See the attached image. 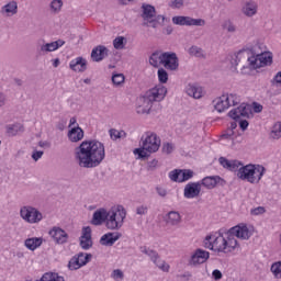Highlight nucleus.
<instances>
[{
    "mask_svg": "<svg viewBox=\"0 0 281 281\" xmlns=\"http://www.w3.org/2000/svg\"><path fill=\"white\" fill-rule=\"evenodd\" d=\"M192 177H194V171H192V169H176L169 173V179L177 183L190 181Z\"/></svg>",
    "mask_w": 281,
    "mask_h": 281,
    "instance_id": "obj_11",
    "label": "nucleus"
},
{
    "mask_svg": "<svg viewBox=\"0 0 281 281\" xmlns=\"http://www.w3.org/2000/svg\"><path fill=\"white\" fill-rule=\"evenodd\" d=\"M270 271L273 273L274 278H281V261L273 262Z\"/></svg>",
    "mask_w": 281,
    "mask_h": 281,
    "instance_id": "obj_45",
    "label": "nucleus"
},
{
    "mask_svg": "<svg viewBox=\"0 0 281 281\" xmlns=\"http://www.w3.org/2000/svg\"><path fill=\"white\" fill-rule=\"evenodd\" d=\"M187 93L191 98H194L195 100H200V98H203V88L199 86L189 85L187 87Z\"/></svg>",
    "mask_w": 281,
    "mask_h": 281,
    "instance_id": "obj_34",
    "label": "nucleus"
},
{
    "mask_svg": "<svg viewBox=\"0 0 281 281\" xmlns=\"http://www.w3.org/2000/svg\"><path fill=\"white\" fill-rule=\"evenodd\" d=\"M52 14H58L63 10V0H53L49 3Z\"/></svg>",
    "mask_w": 281,
    "mask_h": 281,
    "instance_id": "obj_41",
    "label": "nucleus"
},
{
    "mask_svg": "<svg viewBox=\"0 0 281 281\" xmlns=\"http://www.w3.org/2000/svg\"><path fill=\"white\" fill-rule=\"evenodd\" d=\"M160 271H165V273H168L170 271V265H168L165 260L156 259V262H154Z\"/></svg>",
    "mask_w": 281,
    "mask_h": 281,
    "instance_id": "obj_47",
    "label": "nucleus"
},
{
    "mask_svg": "<svg viewBox=\"0 0 281 281\" xmlns=\"http://www.w3.org/2000/svg\"><path fill=\"white\" fill-rule=\"evenodd\" d=\"M20 217L30 225H37L43 221V213L32 205H24L20 209Z\"/></svg>",
    "mask_w": 281,
    "mask_h": 281,
    "instance_id": "obj_8",
    "label": "nucleus"
},
{
    "mask_svg": "<svg viewBox=\"0 0 281 281\" xmlns=\"http://www.w3.org/2000/svg\"><path fill=\"white\" fill-rule=\"evenodd\" d=\"M136 214L138 216H144L145 214H148V206L140 205L136 209Z\"/></svg>",
    "mask_w": 281,
    "mask_h": 281,
    "instance_id": "obj_58",
    "label": "nucleus"
},
{
    "mask_svg": "<svg viewBox=\"0 0 281 281\" xmlns=\"http://www.w3.org/2000/svg\"><path fill=\"white\" fill-rule=\"evenodd\" d=\"M254 232L247 227L245 224H240L232 227L226 236V254H229L238 247V240L236 238H240L241 240H249L251 238Z\"/></svg>",
    "mask_w": 281,
    "mask_h": 281,
    "instance_id": "obj_4",
    "label": "nucleus"
},
{
    "mask_svg": "<svg viewBox=\"0 0 281 281\" xmlns=\"http://www.w3.org/2000/svg\"><path fill=\"white\" fill-rule=\"evenodd\" d=\"M267 210L263 206L255 207L250 211L251 216H260L261 214H265Z\"/></svg>",
    "mask_w": 281,
    "mask_h": 281,
    "instance_id": "obj_54",
    "label": "nucleus"
},
{
    "mask_svg": "<svg viewBox=\"0 0 281 281\" xmlns=\"http://www.w3.org/2000/svg\"><path fill=\"white\" fill-rule=\"evenodd\" d=\"M166 21V16L164 15H155L154 18L149 19V20H145L143 22V25L145 27H153L154 30H157V27L159 25H164Z\"/></svg>",
    "mask_w": 281,
    "mask_h": 281,
    "instance_id": "obj_26",
    "label": "nucleus"
},
{
    "mask_svg": "<svg viewBox=\"0 0 281 281\" xmlns=\"http://www.w3.org/2000/svg\"><path fill=\"white\" fill-rule=\"evenodd\" d=\"M204 247L214 251V240L212 241V236H206L204 239Z\"/></svg>",
    "mask_w": 281,
    "mask_h": 281,
    "instance_id": "obj_55",
    "label": "nucleus"
},
{
    "mask_svg": "<svg viewBox=\"0 0 281 281\" xmlns=\"http://www.w3.org/2000/svg\"><path fill=\"white\" fill-rule=\"evenodd\" d=\"M189 56H194L195 58H202L205 60L207 58V53L205 50L196 45H193L188 50Z\"/></svg>",
    "mask_w": 281,
    "mask_h": 281,
    "instance_id": "obj_35",
    "label": "nucleus"
},
{
    "mask_svg": "<svg viewBox=\"0 0 281 281\" xmlns=\"http://www.w3.org/2000/svg\"><path fill=\"white\" fill-rule=\"evenodd\" d=\"M227 240L226 235H220L214 239V251L226 254L227 251Z\"/></svg>",
    "mask_w": 281,
    "mask_h": 281,
    "instance_id": "obj_32",
    "label": "nucleus"
},
{
    "mask_svg": "<svg viewBox=\"0 0 281 281\" xmlns=\"http://www.w3.org/2000/svg\"><path fill=\"white\" fill-rule=\"evenodd\" d=\"M109 218V213L104 209H100L93 213L92 225H102Z\"/></svg>",
    "mask_w": 281,
    "mask_h": 281,
    "instance_id": "obj_29",
    "label": "nucleus"
},
{
    "mask_svg": "<svg viewBox=\"0 0 281 281\" xmlns=\"http://www.w3.org/2000/svg\"><path fill=\"white\" fill-rule=\"evenodd\" d=\"M111 278L115 281H122L124 280V272L120 269H115L112 271Z\"/></svg>",
    "mask_w": 281,
    "mask_h": 281,
    "instance_id": "obj_53",
    "label": "nucleus"
},
{
    "mask_svg": "<svg viewBox=\"0 0 281 281\" xmlns=\"http://www.w3.org/2000/svg\"><path fill=\"white\" fill-rule=\"evenodd\" d=\"M210 260V252L203 249H196L189 260L191 267H196V265H203Z\"/></svg>",
    "mask_w": 281,
    "mask_h": 281,
    "instance_id": "obj_15",
    "label": "nucleus"
},
{
    "mask_svg": "<svg viewBox=\"0 0 281 281\" xmlns=\"http://www.w3.org/2000/svg\"><path fill=\"white\" fill-rule=\"evenodd\" d=\"M106 56H109V48L104 45H98L91 52L93 63H101Z\"/></svg>",
    "mask_w": 281,
    "mask_h": 281,
    "instance_id": "obj_19",
    "label": "nucleus"
},
{
    "mask_svg": "<svg viewBox=\"0 0 281 281\" xmlns=\"http://www.w3.org/2000/svg\"><path fill=\"white\" fill-rule=\"evenodd\" d=\"M172 23L175 25H188V26L195 25L196 27L205 26V20L183 16V15L173 16Z\"/></svg>",
    "mask_w": 281,
    "mask_h": 281,
    "instance_id": "obj_12",
    "label": "nucleus"
},
{
    "mask_svg": "<svg viewBox=\"0 0 281 281\" xmlns=\"http://www.w3.org/2000/svg\"><path fill=\"white\" fill-rule=\"evenodd\" d=\"M270 137L272 139H280L281 137V122L276 123L270 132Z\"/></svg>",
    "mask_w": 281,
    "mask_h": 281,
    "instance_id": "obj_44",
    "label": "nucleus"
},
{
    "mask_svg": "<svg viewBox=\"0 0 281 281\" xmlns=\"http://www.w3.org/2000/svg\"><path fill=\"white\" fill-rule=\"evenodd\" d=\"M157 166H159V161L157 159H154L147 164V170L148 172H153L154 170H157Z\"/></svg>",
    "mask_w": 281,
    "mask_h": 281,
    "instance_id": "obj_56",
    "label": "nucleus"
},
{
    "mask_svg": "<svg viewBox=\"0 0 281 281\" xmlns=\"http://www.w3.org/2000/svg\"><path fill=\"white\" fill-rule=\"evenodd\" d=\"M228 59L231 69H234L235 71H243V69L254 71L261 67L273 65V56L265 54L260 43L251 44L248 47L229 55Z\"/></svg>",
    "mask_w": 281,
    "mask_h": 281,
    "instance_id": "obj_1",
    "label": "nucleus"
},
{
    "mask_svg": "<svg viewBox=\"0 0 281 281\" xmlns=\"http://www.w3.org/2000/svg\"><path fill=\"white\" fill-rule=\"evenodd\" d=\"M111 139L113 142H117V139H124L126 137V132L124 131H117L115 128H111L109 131Z\"/></svg>",
    "mask_w": 281,
    "mask_h": 281,
    "instance_id": "obj_42",
    "label": "nucleus"
},
{
    "mask_svg": "<svg viewBox=\"0 0 281 281\" xmlns=\"http://www.w3.org/2000/svg\"><path fill=\"white\" fill-rule=\"evenodd\" d=\"M41 281H65V278L58 276V273L46 272L40 279Z\"/></svg>",
    "mask_w": 281,
    "mask_h": 281,
    "instance_id": "obj_38",
    "label": "nucleus"
},
{
    "mask_svg": "<svg viewBox=\"0 0 281 281\" xmlns=\"http://www.w3.org/2000/svg\"><path fill=\"white\" fill-rule=\"evenodd\" d=\"M241 13L248 19L256 16L258 14V2L254 0L246 1L241 7Z\"/></svg>",
    "mask_w": 281,
    "mask_h": 281,
    "instance_id": "obj_18",
    "label": "nucleus"
},
{
    "mask_svg": "<svg viewBox=\"0 0 281 281\" xmlns=\"http://www.w3.org/2000/svg\"><path fill=\"white\" fill-rule=\"evenodd\" d=\"M158 80L161 82V85H166V82H168V71H166V69H158Z\"/></svg>",
    "mask_w": 281,
    "mask_h": 281,
    "instance_id": "obj_49",
    "label": "nucleus"
},
{
    "mask_svg": "<svg viewBox=\"0 0 281 281\" xmlns=\"http://www.w3.org/2000/svg\"><path fill=\"white\" fill-rule=\"evenodd\" d=\"M225 183H227V181L218 176L205 177L202 179V186H204V188H207L209 190L216 188V186L218 184L225 186Z\"/></svg>",
    "mask_w": 281,
    "mask_h": 281,
    "instance_id": "obj_21",
    "label": "nucleus"
},
{
    "mask_svg": "<svg viewBox=\"0 0 281 281\" xmlns=\"http://www.w3.org/2000/svg\"><path fill=\"white\" fill-rule=\"evenodd\" d=\"M91 258H93V256L91 254H83V252H79L77 255V260H79V265H81V267H85V265H88L91 260Z\"/></svg>",
    "mask_w": 281,
    "mask_h": 281,
    "instance_id": "obj_43",
    "label": "nucleus"
},
{
    "mask_svg": "<svg viewBox=\"0 0 281 281\" xmlns=\"http://www.w3.org/2000/svg\"><path fill=\"white\" fill-rule=\"evenodd\" d=\"M140 251L142 254H145V256H148L151 262H157V260H159V254L148 247H142Z\"/></svg>",
    "mask_w": 281,
    "mask_h": 281,
    "instance_id": "obj_37",
    "label": "nucleus"
},
{
    "mask_svg": "<svg viewBox=\"0 0 281 281\" xmlns=\"http://www.w3.org/2000/svg\"><path fill=\"white\" fill-rule=\"evenodd\" d=\"M214 109L217 113H223V111H227L229 106H232V103L227 100V95L224 94L220 98H216L213 100Z\"/></svg>",
    "mask_w": 281,
    "mask_h": 281,
    "instance_id": "obj_22",
    "label": "nucleus"
},
{
    "mask_svg": "<svg viewBox=\"0 0 281 281\" xmlns=\"http://www.w3.org/2000/svg\"><path fill=\"white\" fill-rule=\"evenodd\" d=\"M252 111L255 113H262V104H260L258 102H254L252 103Z\"/></svg>",
    "mask_w": 281,
    "mask_h": 281,
    "instance_id": "obj_62",
    "label": "nucleus"
},
{
    "mask_svg": "<svg viewBox=\"0 0 281 281\" xmlns=\"http://www.w3.org/2000/svg\"><path fill=\"white\" fill-rule=\"evenodd\" d=\"M221 137H222L223 139H232V137H234V131H232V130H226V132L223 133V134L221 135Z\"/></svg>",
    "mask_w": 281,
    "mask_h": 281,
    "instance_id": "obj_60",
    "label": "nucleus"
},
{
    "mask_svg": "<svg viewBox=\"0 0 281 281\" xmlns=\"http://www.w3.org/2000/svg\"><path fill=\"white\" fill-rule=\"evenodd\" d=\"M169 7L179 10L180 8H183V0H173L169 3Z\"/></svg>",
    "mask_w": 281,
    "mask_h": 281,
    "instance_id": "obj_57",
    "label": "nucleus"
},
{
    "mask_svg": "<svg viewBox=\"0 0 281 281\" xmlns=\"http://www.w3.org/2000/svg\"><path fill=\"white\" fill-rule=\"evenodd\" d=\"M109 216L105 218L108 229H120L124 225V218H126V210L120 206L117 212L112 211L108 213Z\"/></svg>",
    "mask_w": 281,
    "mask_h": 281,
    "instance_id": "obj_9",
    "label": "nucleus"
},
{
    "mask_svg": "<svg viewBox=\"0 0 281 281\" xmlns=\"http://www.w3.org/2000/svg\"><path fill=\"white\" fill-rule=\"evenodd\" d=\"M1 14H7V16H14L19 12V3L16 1H10L1 8Z\"/></svg>",
    "mask_w": 281,
    "mask_h": 281,
    "instance_id": "obj_28",
    "label": "nucleus"
},
{
    "mask_svg": "<svg viewBox=\"0 0 281 281\" xmlns=\"http://www.w3.org/2000/svg\"><path fill=\"white\" fill-rule=\"evenodd\" d=\"M124 80H125L124 74H115L112 76V82L116 87H119V85L124 83Z\"/></svg>",
    "mask_w": 281,
    "mask_h": 281,
    "instance_id": "obj_52",
    "label": "nucleus"
},
{
    "mask_svg": "<svg viewBox=\"0 0 281 281\" xmlns=\"http://www.w3.org/2000/svg\"><path fill=\"white\" fill-rule=\"evenodd\" d=\"M81 263L80 261L78 260V257L75 256L70 259L69 263H68V268L70 269V271H76L78 269H80Z\"/></svg>",
    "mask_w": 281,
    "mask_h": 281,
    "instance_id": "obj_48",
    "label": "nucleus"
},
{
    "mask_svg": "<svg viewBox=\"0 0 281 281\" xmlns=\"http://www.w3.org/2000/svg\"><path fill=\"white\" fill-rule=\"evenodd\" d=\"M226 100L231 106H236L240 102V97L236 93L226 94Z\"/></svg>",
    "mask_w": 281,
    "mask_h": 281,
    "instance_id": "obj_46",
    "label": "nucleus"
},
{
    "mask_svg": "<svg viewBox=\"0 0 281 281\" xmlns=\"http://www.w3.org/2000/svg\"><path fill=\"white\" fill-rule=\"evenodd\" d=\"M156 192L159 196H166V194H168V191H166V189L161 188V187H157L156 188Z\"/></svg>",
    "mask_w": 281,
    "mask_h": 281,
    "instance_id": "obj_64",
    "label": "nucleus"
},
{
    "mask_svg": "<svg viewBox=\"0 0 281 281\" xmlns=\"http://www.w3.org/2000/svg\"><path fill=\"white\" fill-rule=\"evenodd\" d=\"M222 27H223V30H226V32H228V34H234V32H236V25L231 20L224 22Z\"/></svg>",
    "mask_w": 281,
    "mask_h": 281,
    "instance_id": "obj_50",
    "label": "nucleus"
},
{
    "mask_svg": "<svg viewBox=\"0 0 281 281\" xmlns=\"http://www.w3.org/2000/svg\"><path fill=\"white\" fill-rule=\"evenodd\" d=\"M142 147L134 149V155H138V159L150 157L151 153H157L161 146V139L155 133H147L145 138L142 137Z\"/></svg>",
    "mask_w": 281,
    "mask_h": 281,
    "instance_id": "obj_6",
    "label": "nucleus"
},
{
    "mask_svg": "<svg viewBox=\"0 0 281 281\" xmlns=\"http://www.w3.org/2000/svg\"><path fill=\"white\" fill-rule=\"evenodd\" d=\"M164 64V53L161 50H156L149 56V65L159 69L160 65Z\"/></svg>",
    "mask_w": 281,
    "mask_h": 281,
    "instance_id": "obj_31",
    "label": "nucleus"
},
{
    "mask_svg": "<svg viewBox=\"0 0 281 281\" xmlns=\"http://www.w3.org/2000/svg\"><path fill=\"white\" fill-rule=\"evenodd\" d=\"M79 240L81 249H85L86 251L93 247V240L91 239V227L86 226L82 228Z\"/></svg>",
    "mask_w": 281,
    "mask_h": 281,
    "instance_id": "obj_16",
    "label": "nucleus"
},
{
    "mask_svg": "<svg viewBox=\"0 0 281 281\" xmlns=\"http://www.w3.org/2000/svg\"><path fill=\"white\" fill-rule=\"evenodd\" d=\"M124 41H126L124 36H119L114 38L113 41L114 49H124Z\"/></svg>",
    "mask_w": 281,
    "mask_h": 281,
    "instance_id": "obj_51",
    "label": "nucleus"
},
{
    "mask_svg": "<svg viewBox=\"0 0 281 281\" xmlns=\"http://www.w3.org/2000/svg\"><path fill=\"white\" fill-rule=\"evenodd\" d=\"M228 115L232 120L239 123V128H241V131H247L249 127V121L247 120L251 117V109L249 105L241 103L238 108L231 110Z\"/></svg>",
    "mask_w": 281,
    "mask_h": 281,
    "instance_id": "obj_7",
    "label": "nucleus"
},
{
    "mask_svg": "<svg viewBox=\"0 0 281 281\" xmlns=\"http://www.w3.org/2000/svg\"><path fill=\"white\" fill-rule=\"evenodd\" d=\"M218 161L222 167H224L226 170H231V172H237L240 166H243V162L238 160H228L225 157H220Z\"/></svg>",
    "mask_w": 281,
    "mask_h": 281,
    "instance_id": "obj_23",
    "label": "nucleus"
},
{
    "mask_svg": "<svg viewBox=\"0 0 281 281\" xmlns=\"http://www.w3.org/2000/svg\"><path fill=\"white\" fill-rule=\"evenodd\" d=\"M142 10L143 13L140 14V16L144 20V22L154 19V16H157V10L155 9V7L150 4H143Z\"/></svg>",
    "mask_w": 281,
    "mask_h": 281,
    "instance_id": "obj_33",
    "label": "nucleus"
},
{
    "mask_svg": "<svg viewBox=\"0 0 281 281\" xmlns=\"http://www.w3.org/2000/svg\"><path fill=\"white\" fill-rule=\"evenodd\" d=\"M267 169L262 165H246L239 166L237 169V177L241 181H248V183H259L260 179L265 177Z\"/></svg>",
    "mask_w": 281,
    "mask_h": 281,
    "instance_id": "obj_5",
    "label": "nucleus"
},
{
    "mask_svg": "<svg viewBox=\"0 0 281 281\" xmlns=\"http://www.w3.org/2000/svg\"><path fill=\"white\" fill-rule=\"evenodd\" d=\"M201 194V183L200 182H189L184 187V198L186 199H196Z\"/></svg>",
    "mask_w": 281,
    "mask_h": 281,
    "instance_id": "obj_17",
    "label": "nucleus"
},
{
    "mask_svg": "<svg viewBox=\"0 0 281 281\" xmlns=\"http://www.w3.org/2000/svg\"><path fill=\"white\" fill-rule=\"evenodd\" d=\"M41 281H65V278L58 276V273L46 272L40 279Z\"/></svg>",
    "mask_w": 281,
    "mask_h": 281,
    "instance_id": "obj_40",
    "label": "nucleus"
},
{
    "mask_svg": "<svg viewBox=\"0 0 281 281\" xmlns=\"http://www.w3.org/2000/svg\"><path fill=\"white\" fill-rule=\"evenodd\" d=\"M41 245H43L42 237H31L24 240V247H26L29 251H36Z\"/></svg>",
    "mask_w": 281,
    "mask_h": 281,
    "instance_id": "obj_27",
    "label": "nucleus"
},
{
    "mask_svg": "<svg viewBox=\"0 0 281 281\" xmlns=\"http://www.w3.org/2000/svg\"><path fill=\"white\" fill-rule=\"evenodd\" d=\"M212 278L215 280H222L223 279V272L221 270L216 269L212 272Z\"/></svg>",
    "mask_w": 281,
    "mask_h": 281,
    "instance_id": "obj_61",
    "label": "nucleus"
},
{
    "mask_svg": "<svg viewBox=\"0 0 281 281\" xmlns=\"http://www.w3.org/2000/svg\"><path fill=\"white\" fill-rule=\"evenodd\" d=\"M168 90L166 87L153 88L145 92L137 99L136 112L138 115H144L150 113L153 109V102H161L166 98Z\"/></svg>",
    "mask_w": 281,
    "mask_h": 281,
    "instance_id": "obj_3",
    "label": "nucleus"
},
{
    "mask_svg": "<svg viewBox=\"0 0 281 281\" xmlns=\"http://www.w3.org/2000/svg\"><path fill=\"white\" fill-rule=\"evenodd\" d=\"M120 238H122V234L120 233H108L100 238V245L103 247H113Z\"/></svg>",
    "mask_w": 281,
    "mask_h": 281,
    "instance_id": "obj_20",
    "label": "nucleus"
},
{
    "mask_svg": "<svg viewBox=\"0 0 281 281\" xmlns=\"http://www.w3.org/2000/svg\"><path fill=\"white\" fill-rule=\"evenodd\" d=\"M23 131H25V127L21 123H15L7 126V134L9 135V137H14L19 135V133H23Z\"/></svg>",
    "mask_w": 281,
    "mask_h": 281,
    "instance_id": "obj_36",
    "label": "nucleus"
},
{
    "mask_svg": "<svg viewBox=\"0 0 281 281\" xmlns=\"http://www.w3.org/2000/svg\"><path fill=\"white\" fill-rule=\"evenodd\" d=\"M48 234L56 243V245H65L69 240V234H67L65 229L57 226L53 227Z\"/></svg>",
    "mask_w": 281,
    "mask_h": 281,
    "instance_id": "obj_14",
    "label": "nucleus"
},
{
    "mask_svg": "<svg viewBox=\"0 0 281 281\" xmlns=\"http://www.w3.org/2000/svg\"><path fill=\"white\" fill-rule=\"evenodd\" d=\"M106 153L100 140H83L75 148V160L79 168H98L104 161Z\"/></svg>",
    "mask_w": 281,
    "mask_h": 281,
    "instance_id": "obj_2",
    "label": "nucleus"
},
{
    "mask_svg": "<svg viewBox=\"0 0 281 281\" xmlns=\"http://www.w3.org/2000/svg\"><path fill=\"white\" fill-rule=\"evenodd\" d=\"M83 138H85V131L79 126L72 127L68 132V139H70V142L72 143L80 142Z\"/></svg>",
    "mask_w": 281,
    "mask_h": 281,
    "instance_id": "obj_30",
    "label": "nucleus"
},
{
    "mask_svg": "<svg viewBox=\"0 0 281 281\" xmlns=\"http://www.w3.org/2000/svg\"><path fill=\"white\" fill-rule=\"evenodd\" d=\"M43 155H44L43 151L35 150L32 154V159H34V161H38L41 159V157H43Z\"/></svg>",
    "mask_w": 281,
    "mask_h": 281,
    "instance_id": "obj_63",
    "label": "nucleus"
},
{
    "mask_svg": "<svg viewBox=\"0 0 281 281\" xmlns=\"http://www.w3.org/2000/svg\"><path fill=\"white\" fill-rule=\"evenodd\" d=\"M175 147H172V144L167 143L162 145V153H166L167 155H170L172 153Z\"/></svg>",
    "mask_w": 281,
    "mask_h": 281,
    "instance_id": "obj_59",
    "label": "nucleus"
},
{
    "mask_svg": "<svg viewBox=\"0 0 281 281\" xmlns=\"http://www.w3.org/2000/svg\"><path fill=\"white\" fill-rule=\"evenodd\" d=\"M65 45V41L57 40L55 42L46 43L45 40H40L36 45V52L38 56H45V54H49V52H56L59 47Z\"/></svg>",
    "mask_w": 281,
    "mask_h": 281,
    "instance_id": "obj_10",
    "label": "nucleus"
},
{
    "mask_svg": "<svg viewBox=\"0 0 281 281\" xmlns=\"http://www.w3.org/2000/svg\"><path fill=\"white\" fill-rule=\"evenodd\" d=\"M69 68L72 71H78L79 74H82L87 71V59L83 57H77L76 59H72L69 64Z\"/></svg>",
    "mask_w": 281,
    "mask_h": 281,
    "instance_id": "obj_24",
    "label": "nucleus"
},
{
    "mask_svg": "<svg viewBox=\"0 0 281 281\" xmlns=\"http://www.w3.org/2000/svg\"><path fill=\"white\" fill-rule=\"evenodd\" d=\"M162 66L169 71H177L179 69V57L177 53L166 52L162 56Z\"/></svg>",
    "mask_w": 281,
    "mask_h": 281,
    "instance_id": "obj_13",
    "label": "nucleus"
},
{
    "mask_svg": "<svg viewBox=\"0 0 281 281\" xmlns=\"http://www.w3.org/2000/svg\"><path fill=\"white\" fill-rule=\"evenodd\" d=\"M164 221L166 225L170 227H176L181 223V214L177 211H170L168 214L165 215Z\"/></svg>",
    "mask_w": 281,
    "mask_h": 281,
    "instance_id": "obj_25",
    "label": "nucleus"
},
{
    "mask_svg": "<svg viewBox=\"0 0 281 281\" xmlns=\"http://www.w3.org/2000/svg\"><path fill=\"white\" fill-rule=\"evenodd\" d=\"M41 281H65V278L58 276V273L46 272L40 279Z\"/></svg>",
    "mask_w": 281,
    "mask_h": 281,
    "instance_id": "obj_39",
    "label": "nucleus"
}]
</instances>
